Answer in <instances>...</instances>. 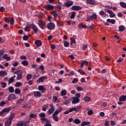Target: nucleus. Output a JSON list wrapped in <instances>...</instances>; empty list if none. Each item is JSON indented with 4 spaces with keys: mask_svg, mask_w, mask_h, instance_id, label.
I'll use <instances>...</instances> for the list:
<instances>
[{
    "mask_svg": "<svg viewBox=\"0 0 126 126\" xmlns=\"http://www.w3.org/2000/svg\"><path fill=\"white\" fill-rule=\"evenodd\" d=\"M75 11H73L71 13V16L70 17V18L71 19H73V18H74V17H75Z\"/></svg>",
    "mask_w": 126,
    "mask_h": 126,
    "instance_id": "09e8293b",
    "label": "nucleus"
},
{
    "mask_svg": "<svg viewBox=\"0 0 126 126\" xmlns=\"http://www.w3.org/2000/svg\"><path fill=\"white\" fill-rule=\"evenodd\" d=\"M81 121L78 119H76L73 121V123L75 124L76 125H79V124H81Z\"/></svg>",
    "mask_w": 126,
    "mask_h": 126,
    "instance_id": "393cba45",
    "label": "nucleus"
},
{
    "mask_svg": "<svg viewBox=\"0 0 126 126\" xmlns=\"http://www.w3.org/2000/svg\"><path fill=\"white\" fill-rule=\"evenodd\" d=\"M19 64V63L18 62L16 61L13 63V66H17Z\"/></svg>",
    "mask_w": 126,
    "mask_h": 126,
    "instance_id": "0e129e2a",
    "label": "nucleus"
},
{
    "mask_svg": "<svg viewBox=\"0 0 126 126\" xmlns=\"http://www.w3.org/2000/svg\"><path fill=\"white\" fill-rule=\"evenodd\" d=\"M7 75V72L5 71H0V76H5Z\"/></svg>",
    "mask_w": 126,
    "mask_h": 126,
    "instance_id": "c85d7f7f",
    "label": "nucleus"
},
{
    "mask_svg": "<svg viewBox=\"0 0 126 126\" xmlns=\"http://www.w3.org/2000/svg\"><path fill=\"white\" fill-rule=\"evenodd\" d=\"M5 53V51L4 50V49H2L0 50V57H1V56H3V54Z\"/></svg>",
    "mask_w": 126,
    "mask_h": 126,
    "instance_id": "49530a36",
    "label": "nucleus"
},
{
    "mask_svg": "<svg viewBox=\"0 0 126 126\" xmlns=\"http://www.w3.org/2000/svg\"><path fill=\"white\" fill-rule=\"evenodd\" d=\"M107 12L109 13L110 17H115L116 14L113 12V11L111 10H107Z\"/></svg>",
    "mask_w": 126,
    "mask_h": 126,
    "instance_id": "f3484780",
    "label": "nucleus"
},
{
    "mask_svg": "<svg viewBox=\"0 0 126 126\" xmlns=\"http://www.w3.org/2000/svg\"><path fill=\"white\" fill-rule=\"evenodd\" d=\"M0 85L1 86L2 88H5L6 87L7 84L5 82H1Z\"/></svg>",
    "mask_w": 126,
    "mask_h": 126,
    "instance_id": "a19ab883",
    "label": "nucleus"
},
{
    "mask_svg": "<svg viewBox=\"0 0 126 126\" xmlns=\"http://www.w3.org/2000/svg\"><path fill=\"white\" fill-rule=\"evenodd\" d=\"M39 117H40V118H46V114L45 113H40L39 114Z\"/></svg>",
    "mask_w": 126,
    "mask_h": 126,
    "instance_id": "de8ad7c7",
    "label": "nucleus"
},
{
    "mask_svg": "<svg viewBox=\"0 0 126 126\" xmlns=\"http://www.w3.org/2000/svg\"><path fill=\"white\" fill-rule=\"evenodd\" d=\"M94 27H95V26L94 25V24H93L91 26H88L87 29H89V28H90L91 29V30H93Z\"/></svg>",
    "mask_w": 126,
    "mask_h": 126,
    "instance_id": "603ef678",
    "label": "nucleus"
},
{
    "mask_svg": "<svg viewBox=\"0 0 126 126\" xmlns=\"http://www.w3.org/2000/svg\"><path fill=\"white\" fill-rule=\"evenodd\" d=\"M82 7L80 6H76V5H73L71 7L72 10H75L77 11H78V10H80V9H82Z\"/></svg>",
    "mask_w": 126,
    "mask_h": 126,
    "instance_id": "9d476101",
    "label": "nucleus"
},
{
    "mask_svg": "<svg viewBox=\"0 0 126 126\" xmlns=\"http://www.w3.org/2000/svg\"><path fill=\"white\" fill-rule=\"evenodd\" d=\"M73 5V2L72 1L68 0L65 3H64L65 6H66V7H70V6H71V5Z\"/></svg>",
    "mask_w": 126,
    "mask_h": 126,
    "instance_id": "f8f14e48",
    "label": "nucleus"
},
{
    "mask_svg": "<svg viewBox=\"0 0 126 126\" xmlns=\"http://www.w3.org/2000/svg\"><path fill=\"white\" fill-rule=\"evenodd\" d=\"M64 46L65 47V48H68L69 46V43L67 41H65L64 42Z\"/></svg>",
    "mask_w": 126,
    "mask_h": 126,
    "instance_id": "3c124183",
    "label": "nucleus"
},
{
    "mask_svg": "<svg viewBox=\"0 0 126 126\" xmlns=\"http://www.w3.org/2000/svg\"><path fill=\"white\" fill-rule=\"evenodd\" d=\"M51 13H52V15L54 16V17H55V18H57V17H58V16H59V14L56 11H52L51 12Z\"/></svg>",
    "mask_w": 126,
    "mask_h": 126,
    "instance_id": "cd10ccee",
    "label": "nucleus"
},
{
    "mask_svg": "<svg viewBox=\"0 0 126 126\" xmlns=\"http://www.w3.org/2000/svg\"><path fill=\"white\" fill-rule=\"evenodd\" d=\"M35 44L38 47H41L42 46V42L40 40H37L35 41Z\"/></svg>",
    "mask_w": 126,
    "mask_h": 126,
    "instance_id": "b1692460",
    "label": "nucleus"
},
{
    "mask_svg": "<svg viewBox=\"0 0 126 126\" xmlns=\"http://www.w3.org/2000/svg\"><path fill=\"white\" fill-rule=\"evenodd\" d=\"M74 111H77V108L72 107L70 108L69 110V112H70V113H71V112H74Z\"/></svg>",
    "mask_w": 126,
    "mask_h": 126,
    "instance_id": "c03bdc74",
    "label": "nucleus"
},
{
    "mask_svg": "<svg viewBox=\"0 0 126 126\" xmlns=\"http://www.w3.org/2000/svg\"><path fill=\"white\" fill-rule=\"evenodd\" d=\"M15 94H20L21 93V91H20V89L17 88L15 90Z\"/></svg>",
    "mask_w": 126,
    "mask_h": 126,
    "instance_id": "58836bf2",
    "label": "nucleus"
},
{
    "mask_svg": "<svg viewBox=\"0 0 126 126\" xmlns=\"http://www.w3.org/2000/svg\"><path fill=\"white\" fill-rule=\"evenodd\" d=\"M126 95H122L119 97V101L120 102H126Z\"/></svg>",
    "mask_w": 126,
    "mask_h": 126,
    "instance_id": "2eb2a0df",
    "label": "nucleus"
},
{
    "mask_svg": "<svg viewBox=\"0 0 126 126\" xmlns=\"http://www.w3.org/2000/svg\"><path fill=\"white\" fill-rule=\"evenodd\" d=\"M25 99L21 98L17 100V104H18L19 105H21V104H23L24 103V101Z\"/></svg>",
    "mask_w": 126,
    "mask_h": 126,
    "instance_id": "4be33fe9",
    "label": "nucleus"
},
{
    "mask_svg": "<svg viewBox=\"0 0 126 126\" xmlns=\"http://www.w3.org/2000/svg\"><path fill=\"white\" fill-rule=\"evenodd\" d=\"M22 64H23V65H24L25 66H27V65H28V61L26 60L22 61Z\"/></svg>",
    "mask_w": 126,
    "mask_h": 126,
    "instance_id": "ea45409f",
    "label": "nucleus"
},
{
    "mask_svg": "<svg viewBox=\"0 0 126 126\" xmlns=\"http://www.w3.org/2000/svg\"><path fill=\"white\" fill-rule=\"evenodd\" d=\"M126 30V28H125V26H120L119 27V31L120 32H123V31H125Z\"/></svg>",
    "mask_w": 126,
    "mask_h": 126,
    "instance_id": "7c9ffc66",
    "label": "nucleus"
},
{
    "mask_svg": "<svg viewBox=\"0 0 126 126\" xmlns=\"http://www.w3.org/2000/svg\"><path fill=\"white\" fill-rule=\"evenodd\" d=\"M87 48H88V44H85L83 46L82 49L83 51H85Z\"/></svg>",
    "mask_w": 126,
    "mask_h": 126,
    "instance_id": "13d9d810",
    "label": "nucleus"
},
{
    "mask_svg": "<svg viewBox=\"0 0 126 126\" xmlns=\"http://www.w3.org/2000/svg\"><path fill=\"white\" fill-rule=\"evenodd\" d=\"M23 73L22 70H19L17 71V75H22Z\"/></svg>",
    "mask_w": 126,
    "mask_h": 126,
    "instance_id": "864d4df0",
    "label": "nucleus"
},
{
    "mask_svg": "<svg viewBox=\"0 0 126 126\" xmlns=\"http://www.w3.org/2000/svg\"><path fill=\"white\" fill-rule=\"evenodd\" d=\"M70 45L71 46H72L73 44H75V43H76V41H75V39L73 37H71L70 38Z\"/></svg>",
    "mask_w": 126,
    "mask_h": 126,
    "instance_id": "f704fd0d",
    "label": "nucleus"
},
{
    "mask_svg": "<svg viewBox=\"0 0 126 126\" xmlns=\"http://www.w3.org/2000/svg\"><path fill=\"white\" fill-rule=\"evenodd\" d=\"M38 89L40 92H41V93H44L46 91V88L44 87V86L43 85H40L38 87Z\"/></svg>",
    "mask_w": 126,
    "mask_h": 126,
    "instance_id": "9b49d317",
    "label": "nucleus"
},
{
    "mask_svg": "<svg viewBox=\"0 0 126 126\" xmlns=\"http://www.w3.org/2000/svg\"><path fill=\"white\" fill-rule=\"evenodd\" d=\"M61 95L62 96H65V95H66V91L64 90L62 91Z\"/></svg>",
    "mask_w": 126,
    "mask_h": 126,
    "instance_id": "8fccbe9b",
    "label": "nucleus"
},
{
    "mask_svg": "<svg viewBox=\"0 0 126 126\" xmlns=\"http://www.w3.org/2000/svg\"><path fill=\"white\" fill-rule=\"evenodd\" d=\"M10 111H11V108L10 107L6 108L0 112V116H2L3 114H6V113H9Z\"/></svg>",
    "mask_w": 126,
    "mask_h": 126,
    "instance_id": "20e7f679",
    "label": "nucleus"
},
{
    "mask_svg": "<svg viewBox=\"0 0 126 126\" xmlns=\"http://www.w3.org/2000/svg\"><path fill=\"white\" fill-rule=\"evenodd\" d=\"M78 72L81 73V74H82V75H86V73H85V72H84L83 70H82L81 69H78Z\"/></svg>",
    "mask_w": 126,
    "mask_h": 126,
    "instance_id": "79ce46f5",
    "label": "nucleus"
},
{
    "mask_svg": "<svg viewBox=\"0 0 126 126\" xmlns=\"http://www.w3.org/2000/svg\"><path fill=\"white\" fill-rule=\"evenodd\" d=\"M45 79H47V76L41 77L37 80V82H38V83H41V82L43 83Z\"/></svg>",
    "mask_w": 126,
    "mask_h": 126,
    "instance_id": "ddd939ff",
    "label": "nucleus"
},
{
    "mask_svg": "<svg viewBox=\"0 0 126 126\" xmlns=\"http://www.w3.org/2000/svg\"><path fill=\"white\" fill-rule=\"evenodd\" d=\"M30 26L34 33H37V32H38V28H37V26H36V25H34L33 24H31L30 25Z\"/></svg>",
    "mask_w": 126,
    "mask_h": 126,
    "instance_id": "1a4fd4ad",
    "label": "nucleus"
},
{
    "mask_svg": "<svg viewBox=\"0 0 126 126\" xmlns=\"http://www.w3.org/2000/svg\"><path fill=\"white\" fill-rule=\"evenodd\" d=\"M61 112H62V107H60L57 110H56L53 114L58 116Z\"/></svg>",
    "mask_w": 126,
    "mask_h": 126,
    "instance_id": "a211bd4d",
    "label": "nucleus"
},
{
    "mask_svg": "<svg viewBox=\"0 0 126 126\" xmlns=\"http://www.w3.org/2000/svg\"><path fill=\"white\" fill-rule=\"evenodd\" d=\"M16 77V76L14 75L12 77H11V78H10L8 80V83L9 84L13 83V81H14V78H15Z\"/></svg>",
    "mask_w": 126,
    "mask_h": 126,
    "instance_id": "aec40b11",
    "label": "nucleus"
},
{
    "mask_svg": "<svg viewBox=\"0 0 126 126\" xmlns=\"http://www.w3.org/2000/svg\"><path fill=\"white\" fill-rule=\"evenodd\" d=\"M6 103L4 101H2L0 102V107H2L5 105Z\"/></svg>",
    "mask_w": 126,
    "mask_h": 126,
    "instance_id": "69168bd1",
    "label": "nucleus"
},
{
    "mask_svg": "<svg viewBox=\"0 0 126 126\" xmlns=\"http://www.w3.org/2000/svg\"><path fill=\"white\" fill-rule=\"evenodd\" d=\"M28 39H29V37H28V36H27V35H24L23 37V40H24V41H27V40H28Z\"/></svg>",
    "mask_w": 126,
    "mask_h": 126,
    "instance_id": "680f3d73",
    "label": "nucleus"
},
{
    "mask_svg": "<svg viewBox=\"0 0 126 126\" xmlns=\"http://www.w3.org/2000/svg\"><path fill=\"white\" fill-rule=\"evenodd\" d=\"M10 24L11 25H13V24H14V20L13 19V17L11 18V19L10 21Z\"/></svg>",
    "mask_w": 126,
    "mask_h": 126,
    "instance_id": "bf43d9fd",
    "label": "nucleus"
},
{
    "mask_svg": "<svg viewBox=\"0 0 126 126\" xmlns=\"http://www.w3.org/2000/svg\"><path fill=\"white\" fill-rule=\"evenodd\" d=\"M15 99H16V95H15V94H9L8 96V100L10 102H11V101H13Z\"/></svg>",
    "mask_w": 126,
    "mask_h": 126,
    "instance_id": "423d86ee",
    "label": "nucleus"
},
{
    "mask_svg": "<svg viewBox=\"0 0 126 126\" xmlns=\"http://www.w3.org/2000/svg\"><path fill=\"white\" fill-rule=\"evenodd\" d=\"M52 101L54 103H55V102H57V101H58V97H57L56 96H53V99H52Z\"/></svg>",
    "mask_w": 126,
    "mask_h": 126,
    "instance_id": "5fc2aeb1",
    "label": "nucleus"
},
{
    "mask_svg": "<svg viewBox=\"0 0 126 126\" xmlns=\"http://www.w3.org/2000/svg\"><path fill=\"white\" fill-rule=\"evenodd\" d=\"M2 58L7 61H10V57H8L7 54H4L3 55Z\"/></svg>",
    "mask_w": 126,
    "mask_h": 126,
    "instance_id": "72a5a7b5",
    "label": "nucleus"
},
{
    "mask_svg": "<svg viewBox=\"0 0 126 126\" xmlns=\"http://www.w3.org/2000/svg\"><path fill=\"white\" fill-rule=\"evenodd\" d=\"M12 121L9 120V119H8L5 123L4 124V126H11V123Z\"/></svg>",
    "mask_w": 126,
    "mask_h": 126,
    "instance_id": "a878e982",
    "label": "nucleus"
},
{
    "mask_svg": "<svg viewBox=\"0 0 126 126\" xmlns=\"http://www.w3.org/2000/svg\"><path fill=\"white\" fill-rule=\"evenodd\" d=\"M55 27H56V25H55L54 23H49L47 25V28L49 30H54V29H55Z\"/></svg>",
    "mask_w": 126,
    "mask_h": 126,
    "instance_id": "0eeeda50",
    "label": "nucleus"
},
{
    "mask_svg": "<svg viewBox=\"0 0 126 126\" xmlns=\"http://www.w3.org/2000/svg\"><path fill=\"white\" fill-rule=\"evenodd\" d=\"M99 14L101 17H106L107 16V14L104 10H101L99 12Z\"/></svg>",
    "mask_w": 126,
    "mask_h": 126,
    "instance_id": "4468645a",
    "label": "nucleus"
},
{
    "mask_svg": "<svg viewBox=\"0 0 126 126\" xmlns=\"http://www.w3.org/2000/svg\"><path fill=\"white\" fill-rule=\"evenodd\" d=\"M48 109H49V105L48 104H45L42 107V110L43 112H46Z\"/></svg>",
    "mask_w": 126,
    "mask_h": 126,
    "instance_id": "412c9836",
    "label": "nucleus"
},
{
    "mask_svg": "<svg viewBox=\"0 0 126 126\" xmlns=\"http://www.w3.org/2000/svg\"><path fill=\"white\" fill-rule=\"evenodd\" d=\"M38 25L41 29H44V26L46 25V22L42 20H39L38 21Z\"/></svg>",
    "mask_w": 126,
    "mask_h": 126,
    "instance_id": "7ed1b4c3",
    "label": "nucleus"
},
{
    "mask_svg": "<svg viewBox=\"0 0 126 126\" xmlns=\"http://www.w3.org/2000/svg\"><path fill=\"white\" fill-rule=\"evenodd\" d=\"M33 96L35 97V98H39V97H41V93L40 92H34Z\"/></svg>",
    "mask_w": 126,
    "mask_h": 126,
    "instance_id": "dca6fc26",
    "label": "nucleus"
},
{
    "mask_svg": "<svg viewBox=\"0 0 126 126\" xmlns=\"http://www.w3.org/2000/svg\"><path fill=\"white\" fill-rule=\"evenodd\" d=\"M120 4L122 7H123V8H126V3H125L124 2H120Z\"/></svg>",
    "mask_w": 126,
    "mask_h": 126,
    "instance_id": "4c0bfd02",
    "label": "nucleus"
},
{
    "mask_svg": "<svg viewBox=\"0 0 126 126\" xmlns=\"http://www.w3.org/2000/svg\"><path fill=\"white\" fill-rule=\"evenodd\" d=\"M8 91L10 93H13V92H14V89L13 88V87H9L8 88Z\"/></svg>",
    "mask_w": 126,
    "mask_h": 126,
    "instance_id": "e433bc0d",
    "label": "nucleus"
},
{
    "mask_svg": "<svg viewBox=\"0 0 126 126\" xmlns=\"http://www.w3.org/2000/svg\"><path fill=\"white\" fill-rule=\"evenodd\" d=\"M70 101H71L72 104H78L80 102V99L73 96L70 98Z\"/></svg>",
    "mask_w": 126,
    "mask_h": 126,
    "instance_id": "f03ea898",
    "label": "nucleus"
},
{
    "mask_svg": "<svg viewBox=\"0 0 126 126\" xmlns=\"http://www.w3.org/2000/svg\"><path fill=\"white\" fill-rule=\"evenodd\" d=\"M32 78V75L29 74L27 75V80H30Z\"/></svg>",
    "mask_w": 126,
    "mask_h": 126,
    "instance_id": "6e6d98bb",
    "label": "nucleus"
},
{
    "mask_svg": "<svg viewBox=\"0 0 126 126\" xmlns=\"http://www.w3.org/2000/svg\"><path fill=\"white\" fill-rule=\"evenodd\" d=\"M87 3L89 4H92L93 5L96 4V2L94 0H87Z\"/></svg>",
    "mask_w": 126,
    "mask_h": 126,
    "instance_id": "6ab92c4d",
    "label": "nucleus"
},
{
    "mask_svg": "<svg viewBox=\"0 0 126 126\" xmlns=\"http://www.w3.org/2000/svg\"><path fill=\"white\" fill-rule=\"evenodd\" d=\"M15 117V113H11L9 117L8 120L11 122H12V120L14 119V117Z\"/></svg>",
    "mask_w": 126,
    "mask_h": 126,
    "instance_id": "bb28decb",
    "label": "nucleus"
},
{
    "mask_svg": "<svg viewBox=\"0 0 126 126\" xmlns=\"http://www.w3.org/2000/svg\"><path fill=\"white\" fill-rule=\"evenodd\" d=\"M23 84L22 83L20 82H17L14 85L15 87H20L21 86H22Z\"/></svg>",
    "mask_w": 126,
    "mask_h": 126,
    "instance_id": "c756f323",
    "label": "nucleus"
},
{
    "mask_svg": "<svg viewBox=\"0 0 126 126\" xmlns=\"http://www.w3.org/2000/svg\"><path fill=\"white\" fill-rule=\"evenodd\" d=\"M50 108L48 110V114L52 115L55 111V106H54V104H50Z\"/></svg>",
    "mask_w": 126,
    "mask_h": 126,
    "instance_id": "39448f33",
    "label": "nucleus"
},
{
    "mask_svg": "<svg viewBox=\"0 0 126 126\" xmlns=\"http://www.w3.org/2000/svg\"><path fill=\"white\" fill-rule=\"evenodd\" d=\"M88 110V114L89 115V116H91V115H93V110L91 109H87Z\"/></svg>",
    "mask_w": 126,
    "mask_h": 126,
    "instance_id": "a18cd8bd",
    "label": "nucleus"
},
{
    "mask_svg": "<svg viewBox=\"0 0 126 126\" xmlns=\"http://www.w3.org/2000/svg\"><path fill=\"white\" fill-rule=\"evenodd\" d=\"M90 124V122L84 121L82 123L81 126H89Z\"/></svg>",
    "mask_w": 126,
    "mask_h": 126,
    "instance_id": "473e14b6",
    "label": "nucleus"
},
{
    "mask_svg": "<svg viewBox=\"0 0 126 126\" xmlns=\"http://www.w3.org/2000/svg\"><path fill=\"white\" fill-rule=\"evenodd\" d=\"M83 101L86 102V103H88L89 102H90V100H91V98L88 96H85L83 98Z\"/></svg>",
    "mask_w": 126,
    "mask_h": 126,
    "instance_id": "5701e85b",
    "label": "nucleus"
},
{
    "mask_svg": "<svg viewBox=\"0 0 126 126\" xmlns=\"http://www.w3.org/2000/svg\"><path fill=\"white\" fill-rule=\"evenodd\" d=\"M20 60H27V58L26 57V56L23 55L20 57Z\"/></svg>",
    "mask_w": 126,
    "mask_h": 126,
    "instance_id": "338daca9",
    "label": "nucleus"
},
{
    "mask_svg": "<svg viewBox=\"0 0 126 126\" xmlns=\"http://www.w3.org/2000/svg\"><path fill=\"white\" fill-rule=\"evenodd\" d=\"M16 79L17 80H20V79H22V75H17Z\"/></svg>",
    "mask_w": 126,
    "mask_h": 126,
    "instance_id": "e2e57ef3",
    "label": "nucleus"
},
{
    "mask_svg": "<svg viewBox=\"0 0 126 126\" xmlns=\"http://www.w3.org/2000/svg\"><path fill=\"white\" fill-rule=\"evenodd\" d=\"M17 126H29V121H21L18 122L16 124Z\"/></svg>",
    "mask_w": 126,
    "mask_h": 126,
    "instance_id": "f257e3e1",
    "label": "nucleus"
},
{
    "mask_svg": "<svg viewBox=\"0 0 126 126\" xmlns=\"http://www.w3.org/2000/svg\"><path fill=\"white\" fill-rule=\"evenodd\" d=\"M44 7L46 10H53L55 8V6L51 4L46 5Z\"/></svg>",
    "mask_w": 126,
    "mask_h": 126,
    "instance_id": "6e6552de",
    "label": "nucleus"
},
{
    "mask_svg": "<svg viewBox=\"0 0 126 126\" xmlns=\"http://www.w3.org/2000/svg\"><path fill=\"white\" fill-rule=\"evenodd\" d=\"M40 121L42 122V123L44 122H48V119L47 118H46V117H42L40 119Z\"/></svg>",
    "mask_w": 126,
    "mask_h": 126,
    "instance_id": "37998d69",
    "label": "nucleus"
},
{
    "mask_svg": "<svg viewBox=\"0 0 126 126\" xmlns=\"http://www.w3.org/2000/svg\"><path fill=\"white\" fill-rule=\"evenodd\" d=\"M92 21H95L97 19V15L94 14L91 16Z\"/></svg>",
    "mask_w": 126,
    "mask_h": 126,
    "instance_id": "2f4dec72",
    "label": "nucleus"
},
{
    "mask_svg": "<svg viewBox=\"0 0 126 126\" xmlns=\"http://www.w3.org/2000/svg\"><path fill=\"white\" fill-rule=\"evenodd\" d=\"M78 79H77V78H74L73 79V80H72V83L73 84H74V83H76V82H78Z\"/></svg>",
    "mask_w": 126,
    "mask_h": 126,
    "instance_id": "052dcab7",
    "label": "nucleus"
},
{
    "mask_svg": "<svg viewBox=\"0 0 126 126\" xmlns=\"http://www.w3.org/2000/svg\"><path fill=\"white\" fill-rule=\"evenodd\" d=\"M81 17H82V15L78 14V16H77V20H80L81 19Z\"/></svg>",
    "mask_w": 126,
    "mask_h": 126,
    "instance_id": "774afa93",
    "label": "nucleus"
},
{
    "mask_svg": "<svg viewBox=\"0 0 126 126\" xmlns=\"http://www.w3.org/2000/svg\"><path fill=\"white\" fill-rule=\"evenodd\" d=\"M53 119L55 121V122H58L59 121V117H58V115H56L55 114H53Z\"/></svg>",
    "mask_w": 126,
    "mask_h": 126,
    "instance_id": "c9c22d12",
    "label": "nucleus"
},
{
    "mask_svg": "<svg viewBox=\"0 0 126 126\" xmlns=\"http://www.w3.org/2000/svg\"><path fill=\"white\" fill-rule=\"evenodd\" d=\"M76 90L77 91L80 92V91H83V88L81 87H77L76 88Z\"/></svg>",
    "mask_w": 126,
    "mask_h": 126,
    "instance_id": "4d7b16f0",
    "label": "nucleus"
}]
</instances>
